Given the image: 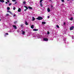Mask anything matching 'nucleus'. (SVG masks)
I'll use <instances>...</instances> for the list:
<instances>
[{
    "instance_id": "obj_3",
    "label": "nucleus",
    "mask_w": 74,
    "mask_h": 74,
    "mask_svg": "<svg viewBox=\"0 0 74 74\" xmlns=\"http://www.w3.org/2000/svg\"><path fill=\"white\" fill-rule=\"evenodd\" d=\"M43 40L45 41H48V39L47 38H43Z\"/></svg>"
},
{
    "instance_id": "obj_9",
    "label": "nucleus",
    "mask_w": 74,
    "mask_h": 74,
    "mask_svg": "<svg viewBox=\"0 0 74 74\" xmlns=\"http://www.w3.org/2000/svg\"><path fill=\"white\" fill-rule=\"evenodd\" d=\"M0 1L2 3H4V1L3 0H0Z\"/></svg>"
},
{
    "instance_id": "obj_30",
    "label": "nucleus",
    "mask_w": 74,
    "mask_h": 74,
    "mask_svg": "<svg viewBox=\"0 0 74 74\" xmlns=\"http://www.w3.org/2000/svg\"><path fill=\"white\" fill-rule=\"evenodd\" d=\"M16 16V14H14L13 15V16Z\"/></svg>"
},
{
    "instance_id": "obj_14",
    "label": "nucleus",
    "mask_w": 74,
    "mask_h": 74,
    "mask_svg": "<svg viewBox=\"0 0 74 74\" xmlns=\"http://www.w3.org/2000/svg\"><path fill=\"white\" fill-rule=\"evenodd\" d=\"M7 9L8 10H10V8L9 7H8Z\"/></svg>"
},
{
    "instance_id": "obj_26",
    "label": "nucleus",
    "mask_w": 74,
    "mask_h": 74,
    "mask_svg": "<svg viewBox=\"0 0 74 74\" xmlns=\"http://www.w3.org/2000/svg\"><path fill=\"white\" fill-rule=\"evenodd\" d=\"M47 34H49V32L48 31L47 32Z\"/></svg>"
},
{
    "instance_id": "obj_36",
    "label": "nucleus",
    "mask_w": 74,
    "mask_h": 74,
    "mask_svg": "<svg viewBox=\"0 0 74 74\" xmlns=\"http://www.w3.org/2000/svg\"><path fill=\"white\" fill-rule=\"evenodd\" d=\"M10 13L11 14H12V12H10Z\"/></svg>"
},
{
    "instance_id": "obj_1",
    "label": "nucleus",
    "mask_w": 74,
    "mask_h": 74,
    "mask_svg": "<svg viewBox=\"0 0 74 74\" xmlns=\"http://www.w3.org/2000/svg\"><path fill=\"white\" fill-rule=\"evenodd\" d=\"M73 28H74L73 26H72V27H71L70 28V30H73Z\"/></svg>"
},
{
    "instance_id": "obj_45",
    "label": "nucleus",
    "mask_w": 74,
    "mask_h": 74,
    "mask_svg": "<svg viewBox=\"0 0 74 74\" xmlns=\"http://www.w3.org/2000/svg\"><path fill=\"white\" fill-rule=\"evenodd\" d=\"M71 19H73V18L71 17Z\"/></svg>"
},
{
    "instance_id": "obj_38",
    "label": "nucleus",
    "mask_w": 74,
    "mask_h": 74,
    "mask_svg": "<svg viewBox=\"0 0 74 74\" xmlns=\"http://www.w3.org/2000/svg\"><path fill=\"white\" fill-rule=\"evenodd\" d=\"M12 4L11 3H9V5L10 6V5H11Z\"/></svg>"
},
{
    "instance_id": "obj_11",
    "label": "nucleus",
    "mask_w": 74,
    "mask_h": 74,
    "mask_svg": "<svg viewBox=\"0 0 74 74\" xmlns=\"http://www.w3.org/2000/svg\"><path fill=\"white\" fill-rule=\"evenodd\" d=\"M28 8H29V9H32V8L30 6L28 7Z\"/></svg>"
},
{
    "instance_id": "obj_12",
    "label": "nucleus",
    "mask_w": 74,
    "mask_h": 74,
    "mask_svg": "<svg viewBox=\"0 0 74 74\" xmlns=\"http://www.w3.org/2000/svg\"><path fill=\"white\" fill-rule=\"evenodd\" d=\"M25 32L24 31H23V33L22 34L24 35V34H25Z\"/></svg>"
},
{
    "instance_id": "obj_34",
    "label": "nucleus",
    "mask_w": 74,
    "mask_h": 74,
    "mask_svg": "<svg viewBox=\"0 0 74 74\" xmlns=\"http://www.w3.org/2000/svg\"><path fill=\"white\" fill-rule=\"evenodd\" d=\"M49 16H47V18H49Z\"/></svg>"
},
{
    "instance_id": "obj_7",
    "label": "nucleus",
    "mask_w": 74,
    "mask_h": 74,
    "mask_svg": "<svg viewBox=\"0 0 74 74\" xmlns=\"http://www.w3.org/2000/svg\"><path fill=\"white\" fill-rule=\"evenodd\" d=\"M31 28H32V29H34V25H31Z\"/></svg>"
},
{
    "instance_id": "obj_27",
    "label": "nucleus",
    "mask_w": 74,
    "mask_h": 74,
    "mask_svg": "<svg viewBox=\"0 0 74 74\" xmlns=\"http://www.w3.org/2000/svg\"><path fill=\"white\" fill-rule=\"evenodd\" d=\"M13 10H15V7H14L13 8Z\"/></svg>"
},
{
    "instance_id": "obj_46",
    "label": "nucleus",
    "mask_w": 74,
    "mask_h": 74,
    "mask_svg": "<svg viewBox=\"0 0 74 74\" xmlns=\"http://www.w3.org/2000/svg\"><path fill=\"white\" fill-rule=\"evenodd\" d=\"M0 21H1V19H0Z\"/></svg>"
},
{
    "instance_id": "obj_25",
    "label": "nucleus",
    "mask_w": 74,
    "mask_h": 74,
    "mask_svg": "<svg viewBox=\"0 0 74 74\" xmlns=\"http://www.w3.org/2000/svg\"><path fill=\"white\" fill-rule=\"evenodd\" d=\"M69 19L70 20V21H73V19Z\"/></svg>"
},
{
    "instance_id": "obj_2",
    "label": "nucleus",
    "mask_w": 74,
    "mask_h": 74,
    "mask_svg": "<svg viewBox=\"0 0 74 74\" xmlns=\"http://www.w3.org/2000/svg\"><path fill=\"white\" fill-rule=\"evenodd\" d=\"M25 25H29V24L27 23V22L26 21V20H25Z\"/></svg>"
},
{
    "instance_id": "obj_35",
    "label": "nucleus",
    "mask_w": 74,
    "mask_h": 74,
    "mask_svg": "<svg viewBox=\"0 0 74 74\" xmlns=\"http://www.w3.org/2000/svg\"><path fill=\"white\" fill-rule=\"evenodd\" d=\"M27 9H26H26H25V10H24V11H26V10H27Z\"/></svg>"
},
{
    "instance_id": "obj_19",
    "label": "nucleus",
    "mask_w": 74,
    "mask_h": 74,
    "mask_svg": "<svg viewBox=\"0 0 74 74\" xmlns=\"http://www.w3.org/2000/svg\"><path fill=\"white\" fill-rule=\"evenodd\" d=\"M38 19V20H39V21H40V20H41L42 19Z\"/></svg>"
},
{
    "instance_id": "obj_41",
    "label": "nucleus",
    "mask_w": 74,
    "mask_h": 74,
    "mask_svg": "<svg viewBox=\"0 0 74 74\" xmlns=\"http://www.w3.org/2000/svg\"><path fill=\"white\" fill-rule=\"evenodd\" d=\"M8 12H10V11H8Z\"/></svg>"
},
{
    "instance_id": "obj_8",
    "label": "nucleus",
    "mask_w": 74,
    "mask_h": 74,
    "mask_svg": "<svg viewBox=\"0 0 74 74\" xmlns=\"http://www.w3.org/2000/svg\"><path fill=\"white\" fill-rule=\"evenodd\" d=\"M38 29H33V31H38Z\"/></svg>"
},
{
    "instance_id": "obj_13",
    "label": "nucleus",
    "mask_w": 74,
    "mask_h": 74,
    "mask_svg": "<svg viewBox=\"0 0 74 74\" xmlns=\"http://www.w3.org/2000/svg\"><path fill=\"white\" fill-rule=\"evenodd\" d=\"M45 23H45V22H42V24H45Z\"/></svg>"
},
{
    "instance_id": "obj_40",
    "label": "nucleus",
    "mask_w": 74,
    "mask_h": 74,
    "mask_svg": "<svg viewBox=\"0 0 74 74\" xmlns=\"http://www.w3.org/2000/svg\"><path fill=\"white\" fill-rule=\"evenodd\" d=\"M62 5L63 6V5H64V4H62Z\"/></svg>"
},
{
    "instance_id": "obj_39",
    "label": "nucleus",
    "mask_w": 74,
    "mask_h": 74,
    "mask_svg": "<svg viewBox=\"0 0 74 74\" xmlns=\"http://www.w3.org/2000/svg\"><path fill=\"white\" fill-rule=\"evenodd\" d=\"M32 19H35V18H34V17H32Z\"/></svg>"
},
{
    "instance_id": "obj_43",
    "label": "nucleus",
    "mask_w": 74,
    "mask_h": 74,
    "mask_svg": "<svg viewBox=\"0 0 74 74\" xmlns=\"http://www.w3.org/2000/svg\"><path fill=\"white\" fill-rule=\"evenodd\" d=\"M16 3H17L16 2V3H15V4H16Z\"/></svg>"
},
{
    "instance_id": "obj_29",
    "label": "nucleus",
    "mask_w": 74,
    "mask_h": 74,
    "mask_svg": "<svg viewBox=\"0 0 74 74\" xmlns=\"http://www.w3.org/2000/svg\"><path fill=\"white\" fill-rule=\"evenodd\" d=\"M66 25V23L64 22V25Z\"/></svg>"
},
{
    "instance_id": "obj_16",
    "label": "nucleus",
    "mask_w": 74,
    "mask_h": 74,
    "mask_svg": "<svg viewBox=\"0 0 74 74\" xmlns=\"http://www.w3.org/2000/svg\"><path fill=\"white\" fill-rule=\"evenodd\" d=\"M6 16H10V15L8 14H6Z\"/></svg>"
},
{
    "instance_id": "obj_5",
    "label": "nucleus",
    "mask_w": 74,
    "mask_h": 74,
    "mask_svg": "<svg viewBox=\"0 0 74 74\" xmlns=\"http://www.w3.org/2000/svg\"><path fill=\"white\" fill-rule=\"evenodd\" d=\"M42 17H41V16H38V18H36V19H42Z\"/></svg>"
},
{
    "instance_id": "obj_28",
    "label": "nucleus",
    "mask_w": 74,
    "mask_h": 74,
    "mask_svg": "<svg viewBox=\"0 0 74 74\" xmlns=\"http://www.w3.org/2000/svg\"><path fill=\"white\" fill-rule=\"evenodd\" d=\"M25 7L26 8L28 9V8L27 7V6H25Z\"/></svg>"
},
{
    "instance_id": "obj_42",
    "label": "nucleus",
    "mask_w": 74,
    "mask_h": 74,
    "mask_svg": "<svg viewBox=\"0 0 74 74\" xmlns=\"http://www.w3.org/2000/svg\"><path fill=\"white\" fill-rule=\"evenodd\" d=\"M67 0V1H69V0ZM72 0V1H74V0Z\"/></svg>"
},
{
    "instance_id": "obj_33",
    "label": "nucleus",
    "mask_w": 74,
    "mask_h": 74,
    "mask_svg": "<svg viewBox=\"0 0 74 74\" xmlns=\"http://www.w3.org/2000/svg\"><path fill=\"white\" fill-rule=\"evenodd\" d=\"M12 1H16V0H12Z\"/></svg>"
},
{
    "instance_id": "obj_10",
    "label": "nucleus",
    "mask_w": 74,
    "mask_h": 74,
    "mask_svg": "<svg viewBox=\"0 0 74 74\" xmlns=\"http://www.w3.org/2000/svg\"><path fill=\"white\" fill-rule=\"evenodd\" d=\"M47 11L49 12H50V9L49 8H47Z\"/></svg>"
},
{
    "instance_id": "obj_18",
    "label": "nucleus",
    "mask_w": 74,
    "mask_h": 74,
    "mask_svg": "<svg viewBox=\"0 0 74 74\" xmlns=\"http://www.w3.org/2000/svg\"><path fill=\"white\" fill-rule=\"evenodd\" d=\"M40 5L41 7H42V3H40Z\"/></svg>"
},
{
    "instance_id": "obj_31",
    "label": "nucleus",
    "mask_w": 74,
    "mask_h": 74,
    "mask_svg": "<svg viewBox=\"0 0 74 74\" xmlns=\"http://www.w3.org/2000/svg\"><path fill=\"white\" fill-rule=\"evenodd\" d=\"M14 23H17V21H15Z\"/></svg>"
},
{
    "instance_id": "obj_17",
    "label": "nucleus",
    "mask_w": 74,
    "mask_h": 74,
    "mask_svg": "<svg viewBox=\"0 0 74 74\" xmlns=\"http://www.w3.org/2000/svg\"><path fill=\"white\" fill-rule=\"evenodd\" d=\"M5 35H8V33H5Z\"/></svg>"
},
{
    "instance_id": "obj_47",
    "label": "nucleus",
    "mask_w": 74,
    "mask_h": 74,
    "mask_svg": "<svg viewBox=\"0 0 74 74\" xmlns=\"http://www.w3.org/2000/svg\"><path fill=\"white\" fill-rule=\"evenodd\" d=\"M22 32H23V30H22Z\"/></svg>"
},
{
    "instance_id": "obj_37",
    "label": "nucleus",
    "mask_w": 74,
    "mask_h": 74,
    "mask_svg": "<svg viewBox=\"0 0 74 74\" xmlns=\"http://www.w3.org/2000/svg\"><path fill=\"white\" fill-rule=\"evenodd\" d=\"M7 1V2H8V3H10V1H9L8 0V1Z\"/></svg>"
},
{
    "instance_id": "obj_15",
    "label": "nucleus",
    "mask_w": 74,
    "mask_h": 74,
    "mask_svg": "<svg viewBox=\"0 0 74 74\" xmlns=\"http://www.w3.org/2000/svg\"><path fill=\"white\" fill-rule=\"evenodd\" d=\"M57 27H58V28H59V26L58 25H56Z\"/></svg>"
},
{
    "instance_id": "obj_24",
    "label": "nucleus",
    "mask_w": 74,
    "mask_h": 74,
    "mask_svg": "<svg viewBox=\"0 0 74 74\" xmlns=\"http://www.w3.org/2000/svg\"><path fill=\"white\" fill-rule=\"evenodd\" d=\"M21 27H23V25H21Z\"/></svg>"
},
{
    "instance_id": "obj_22",
    "label": "nucleus",
    "mask_w": 74,
    "mask_h": 74,
    "mask_svg": "<svg viewBox=\"0 0 74 74\" xmlns=\"http://www.w3.org/2000/svg\"><path fill=\"white\" fill-rule=\"evenodd\" d=\"M51 9H52L53 8V6H52V5H51Z\"/></svg>"
},
{
    "instance_id": "obj_6",
    "label": "nucleus",
    "mask_w": 74,
    "mask_h": 74,
    "mask_svg": "<svg viewBox=\"0 0 74 74\" xmlns=\"http://www.w3.org/2000/svg\"><path fill=\"white\" fill-rule=\"evenodd\" d=\"M21 9L20 8H19L18 11V12H21Z\"/></svg>"
},
{
    "instance_id": "obj_20",
    "label": "nucleus",
    "mask_w": 74,
    "mask_h": 74,
    "mask_svg": "<svg viewBox=\"0 0 74 74\" xmlns=\"http://www.w3.org/2000/svg\"><path fill=\"white\" fill-rule=\"evenodd\" d=\"M43 1V0H40V3H41Z\"/></svg>"
},
{
    "instance_id": "obj_23",
    "label": "nucleus",
    "mask_w": 74,
    "mask_h": 74,
    "mask_svg": "<svg viewBox=\"0 0 74 74\" xmlns=\"http://www.w3.org/2000/svg\"><path fill=\"white\" fill-rule=\"evenodd\" d=\"M35 20V19H32V21H34Z\"/></svg>"
},
{
    "instance_id": "obj_21",
    "label": "nucleus",
    "mask_w": 74,
    "mask_h": 74,
    "mask_svg": "<svg viewBox=\"0 0 74 74\" xmlns=\"http://www.w3.org/2000/svg\"><path fill=\"white\" fill-rule=\"evenodd\" d=\"M23 4H25L26 3V2L25 1L23 2Z\"/></svg>"
},
{
    "instance_id": "obj_32",
    "label": "nucleus",
    "mask_w": 74,
    "mask_h": 74,
    "mask_svg": "<svg viewBox=\"0 0 74 74\" xmlns=\"http://www.w3.org/2000/svg\"><path fill=\"white\" fill-rule=\"evenodd\" d=\"M64 0H61V1H62V2H64Z\"/></svg>"
},
{
    "instance_id": "obj_44",
    "label": "nucleus",
    "mask_w": 74,
    "mask_h": 74,
    "mask_svg": "<svg viewBox=\"0 0 74 74\" xmlns=\"http://www.w3.org/2000/svg\"><path fill=\"white\" fill-rule=\"evenodd\" d=\"M6 4H7V3H8L7 2H6Z\"/></svg>"
},
{
    "instance_id": "obj_4",
    "label": "nucleus",
    "mask_w": 74,
    "mask_h": 74,
    "mask_svg": "<svg viewBox=\"0 0 74 74\" xmlns=\"http://www.w3.org/2000/svg\"><path fill=\"white\" fill-rule=\"evenodd\" d=\"M13 27L15 29H17V27H16V26L15 25H13Z\"/></svg>"
}]
</instances>
